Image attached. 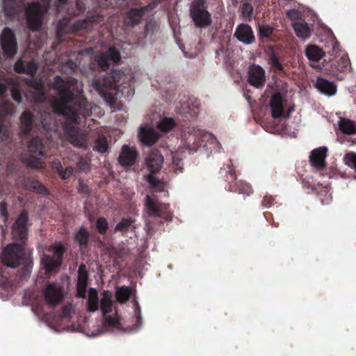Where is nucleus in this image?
I'll return each instance as SVG.
<instances>
[{"label": "nucleus", "instance_id": "42", "mask_svg": "<svg viewBox=\"0 0 356 356\" xmlns=\"http://www.w3.org/2000/svg\"><path fill=\"white\" fill-rule=\"evenodd\" d=\"M286 15L287 17L293 22H295L302 17L301 13L296 9L288 10Z\"/></svg>", "mask_w": 356, "mask_h": 356}, {"label": "nucleus", "instance_id": "16", "mask_svg": "<svg viewBox=\"0 0 356 356\" xmlns=\"http://www.w3.org/2000/svg\"><path fill=\"white\" fill-rule=\"evenodd\" d=\"M138 136L140 142L147 145H151L156 143L159 136L156 131L148 126H140Z\"/></svg>", "mask_w": 356, "mask_h": 356}, {"label": "nucleus", "instance_id": "20", "mask_svg": "<svg viewBox=\"0 0 356 356\" xmlns=\"http://www.w3.org/2000/svg\"><path fill=\"white\" fill-rule=\"evenodd\" d=\"M87 282L88 273L86 268L85 266L81 265L79 266L78 271L77 295L79 297L83 298L85 296Z\"/></svg>", "mask_w": 356, "mask_h": 356}, {"label": "nucleus", "instance_id": "1", "mask_svg": "<svg viewBox=\"0 0 356 356\" xmlns=\"http://www.w3.org/2000/svg\"><path fill=\"white\" fill-rule=\"evenodd\" d=\"M54 85L59 92L60 98L52 100L51 106L56 113L67 117L69 124L65 126L64 129L67 140L74 147H86L87 141L86 134L70 124L72 122H77L78 118H79V115L77 114V108L68 105L72 99L74 85L72 83L65 81L59 76L56 77Z\"/></svg>", "mask_w": 356, "mask_h": 356}, {"label": "nucleus", "instance_id": "26", "mask_svg": "<svg viewBox=\"0 0 356 356\" xmlns=\"http://www.w3.org/2000/svg\"><path fill=\"white\" fill-rule=\"evenodd\" d=\"M147 213L152 216H157L160 214L161 206L156 200L151 198L149 195L146 196L145 204Z\"/></svg>", "mask_w": 356, "mask_h": 356}, {"label": "nucleus", "instance_id": "15", "mask_svg": "<svg viewBox=\"0 0 356 356\" xmlns=\"http://www.w3.org/2000/svg\"><path fill=\"white\" fill-rule=\"evenodd\" d=\"M163 163V156L157 150L152 151L145 159L147 168L151 173L159 172L162 167Z\"/></svg>", "mask_w": 356, "mask_h": 356}, {"label": "nucleus", "instance_id": "37", "mask_svg": "<svg viewBox=\"0 0 356 356\" xmlns=\"http://www.w3.org/2000/svg\"><path fill=\"white\" fill-rule=\"evenodd\" d=\"M88 238V232L86 229L81 227L76 234V239L80 245H84L87 243Z\"/></svg>", "mask_w": 356, "mask_h": 356}, {"label": "nucleus", "instance_id": "4", "mask_svg": "<svg viewBox=\"0 0 356 356\" xmlns=\"http://www.w3.org/2000/svg\"><path fill=\"white\" fill-rule=\"evenodd\" d=\"M50 0H41L40 2L30 3L26 9V15L29 27L33 30H38L42 23V17L47 10Z\"/></svg>", "mask_w": 356, "mask_h": 356}, {"label": "nucleus", "instance_id": "30", "mask_svg": "<svg viewBox=\"0 0 356 356\" xmlns=\"http://www.w3.org/2000/svg\"><path fill=\"white\" fill-rule=\"evenodd\" d=\"M33 88L35 90V94H33L31 97L30 94H27L26 97L28 99L31 98L33 101L40 102L44 99V89L43 86L41 81H37L34 83Z\"/></svg>", "mask_w": 356, "mask_h": 356}, {"label": "nucleus", "instance_id": "13", "mask_svg": "<svg viewBox=\"0 0 356 356\" xmlns=\"http://www.w3.org/2000/svg\"><path fill=\"white\" fill-rule=\"evenodd\" d=\"M327 148L320 147L313 149L309 155V163L312 167L318 170H323L327 165Z\"/></svg>", "mask_w": 356, "mask_h": 356}, {"label": "nucleus", "instance_id": "33", "mask_svg": "<svg viewBox=\"0 0 356 356\" xmlns=\"http://www.w3.org/2000/svg\"><path fill=\"white\" fill-rule=\"evenodd\" d=\"M146 180L149 184L150 187L156 191H162L165 188V184L164 182L160 181L152 175H148L146 177Z\"/></svg>", "mask_w": 356, "mask_h": 356}, {"label": "nucleus", "instance_id": "46", "mask_svg": "<svg viewBox=\"0 0 356 356\" xmlns=\"http://www.w3.org/2000/svg\"><path fill=\"white\" fill-rule=\"evenodd\" d=\"M132 221L130 219H123L120 223H118L115 227L118 230H122L124 228L130 226Z\"/></svg>", "mask_w": 356, "mask_h": 356}, {"label": "nucleus", "instance_id": "24", "mask_svg": "<svg viewBox=\"0 0 356 356\" xmlns=\"http://www.w3.org/2000/svg\"><path fill=\"white\" fill-rule=\"evenodd\" d=\"M307 58L314 62L319 61L325 56L324 51L318 46L310 44L308 45L305 50Z\"/></svg>", "mask_w": 356, "mask_h": 356}, {"label": "nucleus", "instance_id": "22", "mask_svg": "<svg viewBox=\"0 0 356 356\" xmlns=\"http://www.w3.org/2000/svg\"><path fill=\"white\" fill-rule=\"evenodd\" d=\"M271 114L274 118L282 116L283 113V103L281 95L279 93L275 94L270 100Z\"/></svg>", "mask_w": 356, "mask_h": 356}, {"label": "nucleus", "instance_id": "14", "mask_svg": "<svg viewBox=\"0 0 356 356\" xmlns=\"http://www.w3.org/2000/svg\"><path fill=\"white\" fill-rule=\"evenodd\" d=\"M248 81L256 88L263 86L265 83V71L264 69L257 65H251L248 70Z\"/></svg>", "mask_w": 356, "mask_h": 356}, {"label": "nucleus", "instance_id": "34", "mask_svg": "<svg viewBox=\"0 0 356 356\" xmlns=\"http://www.w3.org/2000/svg\"><path fill=\"white\" fill-rule=\"evenodd\" d=\"M22 129L23 132L26 134L31 129V124L32 122V116L28 111H25L22 113L20 118Z\"/></svg>", "mask_w": 356, "mask_h": 356}, {"label": "nucleus", "instance_id": "40", "mask_svg": "<svg viewBox=\"0 0 356 356\" xmlns=\"http://www.w3.org/2000/svg\"><path fill=\"white\" fill-rule=\"evenodd\" d=\"M95 149L104 153L107 150V141L105 137H100L97 140Z\"/></svg>", "mask_w": 356, "mask_h": 356}, {"label": "nucleus", "instance_id": "17", "mask_svg": "<svg viewBox=\"0 0 356 356\" xmlns=\"http://www.w3.org/2000/svg\"><path fill=\"white\" fill-rule=\"evenodd\" d=\"M137 156V151L134 147H129L125 145L122 146L119 156V162L124 166L131 165L135 163Z\"/></svg>", "mask_w": 356, "mask_h": 356}, {"label": "nucleus", "instance_id": "25", "mask_svg": "<svg viewBox=\"0 0 356 356\" xmlns=\"http://www.w3.org/2000/svg\"><path fill=\"white\" fill-rule=\"evenodd\" d=\"M92 87L99 92L101 97L108 104L113 103L114 100L113 95L108 92H104V90H108L109 88H106L104 86V80L102 82L99 79H94L92 83Z\"/></svg>", "mask_w": 356, "mask_h": 356}, {"label": "nucleus", "instance_id": "10", "mask_svg": "<svg viewBox=\"0 0 356 356\" xmlns=\"http://www.w3.org/2000/svg\"><path fill=\"white\" fill-rule=\"evenodd\" d=\"M27 222L28 214L26 211H23L20 213L13 227L11 234L13 240L19 242H23L27 238Z\"/></svg>", "mask_w": 356, "mask_h": 356}, {"label": "nucleus", "instance_id": "47", "mask_svg": "<svg viewBox=\"0 0 356 356\" xmlns=\"http://www.w3.org/2000/svg\"><path fill=\"white\" fill-rule=\"evenodd\" d=\"M90 105H88L85 101H83L79 105V114H81L83 116L89 115V113L86 111L87 110V108Z\"/></svg>", "mask_w": 356, "mask_h": 356}, {"label": "nucleus", "instance_id": "60", "mask_svg": "<svg viewBox=\"0 0 356 356\" xmlns=\"http://www.w3.org/2000/svg\"><path fill=\"white\" fill-rule=\"evenodd\" d=\"M31 268V266H28L27 267V270H29V269Z\"/></svg>", "mask_w": 356, "mask_h": 356}, {"label": "nucleus", "instance_id": "29", "mask_svg": "<svg viewBox=\"0 0 356 356\" xmlns=\"http://www.w3.org/2000/svg\"><path fill=\"white\" fill-rule=\"evenodd\" d=\"M147 8H148L147 7L130 10L126 17V23L131 25L138 23L143 15L144 12L147 10Z\"/></svg>", "mask_w": 356, "mask_h": 356}, {"label": "nucleus", "instance_id": "58", "mask_svg": "<svg viewBox=\"0 0 356 356\" xmlns=\"http://www.w3.org/2000/svg\"><path fill=\"white\" fill-rule=\"evenodd\" d=\"M188 133H190V134H191V132H190V131H188ZM190 138H191V139H190L191 140H193L192 137L191 136H190Z\"/></svg>", "mask_w": 356, "mask_h": 356}, {"label": "nucleus", "instance_id": "52", "mask_svg": "<svg viewBox=\"0 0 356 356\" xmlns=\"http://www.w3.org/2000/svg\"><path fill=\"white\" fill-rule=\"evenodd\" d=\"M73 173V169L72 168H68L66 169L65 172L61 173V177L63 179L68 178Z\"/></svg>", "mask_w": 356, "mask_h": 356}, {"label": "nucleus", "instance_id": "3", "mask_svg": "<svg viewBox=\"0 0 356 356\" xmlns=\"http://www.w3.org/2000/svg\"><path fill=\"white\" fill-rule=\"evenodd\" d=\"M63 252V247L60 243H56L44 250L41 257V265L47 273L52 272L59 268Z\"/></svg>", "mask_w": 356, "mask_h": 356}, {"label": "nucleus", "instance_id": "56", "mask_svg": "<svg viewBox=\"0 0 356 356\" xmlns=\"http://www.w3.org/2000/svg\"><path fill=\"white\" fill-rule=\"evenodd\" d=\"M179 159H176L175 156L173 157V163L176 165H179Z\"/></svg>", "mask_w": 356, "mask_h": 356}, {"label": "nucleus", "instance_id": "38", "mask_svg": "<svg viewBox=\"0 0 356 356\" xmlns=\"http://www.w3.org/2000/svg\"><path fill=\"white\" fill-rule=\"evenodd\" d=\"M15 0H3V9L6 15L8 17H13V11L15 13V8L14 7Z\"/></svg>", "mask_w": 356, "mask_h": 356}, {"label": "nucleus", "instance_id": "39", "mask_svg": "<svg viewBox=\"0 0 356 356\" xmlns=\"http://www.w3.org/2000/svg\"><path fill=\"white\" fill-rule=\"evenodd\" d=\"M343 161L346 165L356 170V153H347L343 157Z\"/></svg>", "mask_w": 356, "mask_h": 356}, {"label": "nucleus", "instance_id": "35", "mask_svg": "<svg viewBox=\"0 0 356 356\" xmlns=\"http://www.w3.org/2000/svg\"><path fill=\"white\" fill-rule=\"evenodd\" d=\"M8 87L10 88L12 97L15 101L18 103L22 102V97L18 89V84L14 80H8L6 81Z\"/></svg>", "mask_w": 356, "mask_h": 356}, {"label": "nucleus", "instance_id": "57", "mask_svg": "<svg viewBox=\"0 0 356 356\" xmlns=\"http://www.w3.org/2000/svg\"><path fill=\"white\" fill-rule=\"evenodd\" d=\"M80 168L82 170H88V165H86V167H82V166H80Z\"/></svg>", "mask_w": 356, "mask_h": 356}, {"label": "nucleus", "instance_id": "2", "mask_svg": "<svg viewBox=\"0 0 356 356\" xmlns=\"http://www.w3.org/2000/svg\"><path fill=\"white\" fill-rule=\"evenodd\" d=\"M31 252L26 253L22 245L19 243L8 244L2 252L1 259L3 264L10 268L17 267L23 259H29Z\"/></svg>", "mask_w": 356, "mask_h": 356}, {"label": "nucleus", "instance_id": "44", "mask_svg": "<svg viewBox=\"0 0 356 356\" xmlns=\"http://www.w3.org/2000/svg\"><path fill=\"white\" fill-rule=\"evenodd\" d=\"M108 227L107 221L104 218H99L97 222V228L101 234L104 233Z\"/></svg>", "mask_w": 356, "mask_h": 356}, {"label": "nucleus", "instance_id": "28", "mask_svg": "<svg viewBox=\"0 0 356 356\" xmlns=\"http://www.w3.org/2000/svg\"><path fill=\"white\" fill-rule=\"evenodd\" d=\"M14 68L17 72H25L32 75L36 72L37 65L34 62H29L24 65L19 60L15 64Z\"/></svg>", "mask_w": 356, "mask_h": 356}, {"label": "nucleus", "instance_id": "51", "mask_svg": "<svg viewBox=\"0 0 356 356\" xmlns=\"http://www.w3.org/2000/svg\"><path fill=\"white\" fill-rule=\"evenodd\" d=\"M74 312V307L71 305H67L63 309V314L65 316H70L71 313Z\"/></svg>", "mask_w": 356, "mask_h": 356}, {"label": "nucleus", "instance_id": "27", "mask_svg": "<svg viewBox=\"0 0 356 356\" xmlns=\"http://www.w3.org/2000/svg\"><path fill=\"white\" fill-rule=\"evenodd\" d=\"M339 129L345 134L353 135L356 134V123L347 118H341L339 122Z\"/></svg>", "mask_w": 356, "mask_h": 356}, {"label": "nucleus", "instance_id": "18", "mask_svg": "<svg viewBox=\"0 0 356 356\" xmlns=\"http://www.w3.org/2000/svg\"><path fill=\"white\" fill-rule=\"evenodd\" d=\"M235 36L240 42L245 44H250L254 41V35L252 30L248 24H240L236 28Z\"/></svg>", "mask_w": 356, "mask_h": 356}, {"label": "nucleus", "instance_id": "45", "mask_svg": "<svg viewBox=\"0 0 356 356\" xmlns=\"http://www.w3.org/2000/svg\"><path fill=\"white\" fill-rule=\"evenodd\" d=\"M252 13V8L250 5L246 3L244 4L242 9V15L245 18H250Z\"/></svg>", "mask_w": 356, "mask_h": 356}, {"label": "nucleus", "instance_id": "21", "mask_svg": "<svg viewBox=\"0 0 356 356\" xmlns=\"http://www.w3.org/2000/svg\"><path fill=\"white\" fill-rule=\"evenodd\" d=\"M120 56L118 51L110 48L106 54H101L99 58V63L104 70L107 69L109 62L117 63L120 60Z\"/></svg>", "mask_w": 356, "mask_h": 356}, {"label": "nucleus", "instance_id": "59", "mask_svg": "<svg viewBox=\"0 0 356 356\" xmlns=\"http://www.w3.org/2000/svg\"><path fill=\"white\" fill-rule=\"evenodd\" d=\"M2 131V126L0 124V131Z\"/></svg>", "mask_w": 356, "mask_h": 356}, {"label": "nucleus", "instance_id": "36", "mask_svg": "<svg viewBox=\"0 0 356 356\" xmlns=\"http://www.w3.org/2000/svg\"><path fill=\"white\" fill-rule=\"evenodd\" d=\"M175 126V122L172 118H164L158 124L161 131L167 132L172 129Z\"/></svg>", "mask_w": 356, "mask_h": 356}, {"label": "nucleus", "instance_id": "32", "mask_svg": "<svg viewBox=\"0 0 356 356\" xmlns=\"http://www.w3.org/2000/svg\"><path fill=\"white\" fill-rule=\"evenodd\" d=\"M131 290L128 286L118 287L115 290L117 300L120 303L125 302L130 297Z\"/></svg>", "mask_w": 356, "mask_h": 356}, {"label": "nucleus", "instance_id": "11", "mask_svg": "<svg viewBox=\"0 0 356 356\" xmlns=\"http://www.w3.org/2000/svg\"><path fill=\"white\" fill-rule=\"evenodd\" d=\"M45 300L50 305L60 304L64 297L63 288L57 284L50 283L43 290Z\"/></svg>", "mask_w": 356, "mask_h": 356}, {"label": "nucleus", "instance_id": "41", "mask_svg": "<svg viewBox=\"0 0 356 356\" xmlns=\"http://www.w3.org/2000/svg\"><path fill=\"white\" fill-rule=\"evenodd\" d=\"M191 136L192 137V139H193L194 140H196L200 138H208L210 137L209 134H206L202 130L194 128L191 130Z\"/></svg>", "mask_w": 356, "mask_h": 356}, {"label": "nucleus", "instance_id": "49", "mask_svg": "<svg viewBox=\"0 0 356 356\" xmlns=\"http://www.w3.org/2000/svg\"><path fill=\"white\" fill-rule=\"evenodd\" d=\"M29 187L37 191L38 193H43L44 191V188L38 181H33L32 185Z\"/></svg>", "mask_w": 356, "mask_h": 356}, {"label": "nucleus", "instance_id": "31", "mask_svg": "<svg viewBox=\"0 0 356 356\" xmlns=\"http://www.w3.org/2000/svg\"><path fill=\"white\" fill-rule=\"evenodd\" d=\"M88 309L90 312L98 309L97 291L95 289H90L88 291Z\"/></svg>", "mask_w": 356, "mask_h": 356}, {"label": "nucleus", "instance_id": "53", "mask_svg": "<svg viewBox=\"0 0 356 356\" xmlns=\"http://www.w3.org/2000/svg\"><path fill=\"white\" fill-rule=\"evenodd\" d=\"M79 191L83 193H87L88 192V188L83 182H79Z\"/></svg>", "mask_w": 356, "mask_h": 356}, {"label": "nucleus", "instance_id": "55", "mask_svg": "<svg viewBox=\"0 0 356 356\" xmlns=\"http://www.w3.org/2000/svg\"><path fill=\"white\" fill-rule=\"evenodd\" d=\"M6 89V86L3 83H0V96H1L4 93Z\"/></svg>", "mask_w": 356, "mask_h": 356}, {"label": "nucleus", "instance_id": "19", "mask_svg": "<svg viewBox=\"0 0 356 356\" xmlns=\"http://www.w3.org/2000/svg\"><path fill=\"white\" fill-rule=\"evenodd\" d=\"M316 88L327 96H332L337 92V86L333 82L323 78H318L316 81Z\"/></svg>", "mask_w": 356, "mask_h": 356}, {"label": "nucleus", "instance_id": "7", "mask_svg": "<svg viewBox=\"0 0 356 356\" xmlns=\"http://www.w3.org/2000/svg\"><path fill=\"white\" fill-rule=\"evenodd\" d=\"M28 156L24 159L26 165L35 168L42 167L41 159L44 157L43 152V145L41 140L35 138L31 140L28 146Z\"/></svg>", "mask_w": 356, "mask_h": 356}, {"label": "nucleus", "instance_id": "50", "mask_svg": "<svg viewBox=\"0 0 356 356\" xmlns=\"http://www.w3.org/2000/svg\"><path fill=\"white\" fill-rule=\"evenodd\" d=\"M0 213L3 218L4 221H6L8 219L7 206L4 202L0 203Z\"/></svg>", "mask_w": 356, "mask_h": 356}, {"label": "nucleus", "instance_id": "5", "mask_svg": "<svg viewBox=\"0 0 356 356\" xmlns=\"http://www.w3.org/2000/svg\"><path fill=\"white\" fill-rule=\"evenodd\" d=\"M190 16L195 26L204 28L211 23V17L209 11L205 8L204 2L200 0L192 3L190 7Z\"/></svg>", "mask_w": 356, "mask_h": 356}, {"label": "nucleus", "instance_id": "23", "mask_svg": "<svg viewBox=\"0 0 356 356\" xmlns=\"http://www.w3.org/2000/svg\"><path fill=\"white\" fill-rule=\"evenodd\" d=\"M296 36L303 40L311 36V29L306 22H294L292 24Z\"/></svg>", "mask_w": 356, "mask_h": 356}, {"label": "nucleus", "instance_id": "8", "mask_svg": "<svg viewBox=\"0 0 356 356\" xmlns=\"http://www.w3.org/2000/svg\"><path fill=\"white\" fill-rule=\"evenodd\" d=\"M134 74L131 71L125 73L122 70H115L112 72V79L105 78L104 79V86L106 88H113L116 90H120V87L126 88L130 86L134 81Z\"/></svg>", "mask_w": 356, "mask_h": 356}, {"label": "nucleus", "instance_id": "48", "mask_svg": "<svg viewBox=\"0 0 356 356\" xmlns=\"http://www.w3.org/2000/svg\"><path fill=\"white\" fill-rule=\"evenodd\" d=\"M241 184L243 185V186H241V188H239V193H245L247 195H249L250 193H252V188L249 184L243 182H241Z\"/></svg>", "mask_w": 356, "mask_h": 356}, {"label": "nucleus", "instance_id": "9", "mask_svg": "<svg viewBox=\"0 0 356 356\" xmlns=\"http://www.w3.org/2000/svg\"><path fill=\"white\" fill-rule=\"evenodd\" d=\"M101 310L102 311L105 323L109 326L118 327L120 323L119 316L116 313H114L113 315H110L113 312L111 293L108 291H105L101 294Z\"/></svg>", "mask_w": 356, "mask_h": 356}, {"label": "nucleus", "instance_id": "6", "mask_svg": "<svg viewBox=\"0 0 356 356\" xmlns=\"http://www.w3.org/2000/svg\"><path fill=\"white\" fill-rule=\"evenodd\" d=\"M330 54L333 56V58L330 60L333 70L341 72H348L350 71V60L347 54L341 49L338 42H333Z\"/></svg>", "mask_w": 356, "mask_h": 356}, {"label": "nucleus", "instance_id": "12", "mask_svg": "<svg viewBox=\"0 0 356 356\" xmlns=\"http://www.w3.org/2000/svg\"><path fill=\"white\" fill-rule=\"evenodd\" d=\"M1 47L5 55L13 56L17 52V44L12 30L5 29L1 34Z\"/></svg>", "mask_w": 356, "mask_h": 356}, {"label": "nucleus", "instance_id": "43", "mask_svg": "<svg viewBox=\"0 0 356 356\" xmlns=\"http://www.w3.org/2000/svg\"><path fill=\"white\" fill-rule=\"evenodd\" d=\"M259 34L263 37H269L273 31V29L269 26H261L259 27Z\"/></svg>", "mask_w": 356, "mask_h": 356}, {"label": "nucleus", "instance_id": "54", "mask_svg": "<svg viewBox=\"0 0 356 356\" xmlns=\"http://www.w3.org/2000/svg\"><path fill=\"white\" fill-rule=\"evenodd\" d=\"M273 64L278 70H282V65L278 62V60L276 58H273Z\"/></svg>", "mask_w": 356, "mask_h": 356}]
</instances>
